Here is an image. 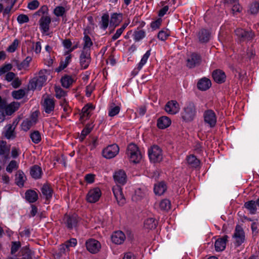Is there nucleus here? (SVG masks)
<instances>
[{
    "label": "nucleus",
    "mask_w": 259,
    "mask_h": 259,
    "mask_svg": "<svg viewBox=\"0 0 259 259\" xmlns=\"http://www.w3.org/2000/svg\"><path fill=\"white\" fill-rule=\"evenodd\" d=\"M115 182L120 185H123L126 182V175L124 171L119 170L116 171L113 176Z\"/></svg>",
    "instance_id": "412c9836"
},
{
    "label": "nucleus",
    "mask_w": 259,
    "mask_h": 259,
    "mask_svg": "<svg viewBox=\"0 0 259 259\" xmlns=\"http://www.w3.org/2000/svg\"><path fill=\"white\" fill-rule=\"evenodd\" d=\"M85 245L87 250L92 253L98 252L101 248L100 243L94 239L87 240Z\"/></svg>",
    "instance_id": "f8f14e48"
},
{
    "label": "nucleus",
    "mask_w": 259,
    "mask_h": 259,
    "mask_svg": "<svg viewBox=\"0 0 259 259\" xmlns=\"http://www.w3.org/2000/svg\"><path fill=\"white\" fill-rule=\"evenodd\" d=\"M30 174L33 179H40L42 174L41 168L37 165H34L31 167Z\"/></svg>",
    "instance_id": "c85d7f7f"
},
{
    "label": "nucleus",
    "mask_w": 259,
    "mask_h": 259,
    "mask_svg": "<svg viewBox=\"0 0 259 259\" xmlns=\"http://www.w3.org/2000/svg\"><path fill=\"white\" fill-rule=\"evenodd\" d=\"M198 41L201 44L207 43L211 37V33L206 29H200L197 33Z\"/></svg>",
    "instance_id": "dca6fc26"
},
{
    "label": "nucleus",
    "mask_w": 259,
    "mask_h": 259,
    "mask_svg": "<svg viewBox=\"0 0 259 259\" xmlns=\"http://www.w3.org/2000/svg\"><path fill=\"white\" fill-rule=\"evenodd\" d=\"M39 3L37 0H33L28 4V8L30 10H35L39 6Z\"/></svg>",
    "instance_id": "0e129e2a"
},
{
    "label": "nucleus",
    "mask_w": 259,
    "mask_h": 259,
    "mask_svg": "<svg viewBox=\"0 0 259 259\" xmlns=\"http://www.w3.org/2000/svg\"><path fill=\"white\" fill-rule=\"evenodd\" d=\"M79 61L81 69H87L91 62L90 51H82L79 57Z\"/></svg>",
    "instance_id": "4468645a"
},
{
    "label": "nucleus",
    "mask_w": 259,
    "mask_h": 259,
    "mask_svg": "<svg viewBox=\"0 0 259 259\" xmlns=\"http://www.w3.org/2000/svg\"><path fill=\"white\" fill-rule=\"evenodd\" d=\"M55 95L57 98L60 99L61 97H65L67 93L60 87H56L55 89Z\"/></svg>",
    "instance_id": "4d7b16f0"
},
{
    "label": "nucleus",
    "mask_w": 259,
    "mask_h": 259,
    "mask_svg": "<svg viewBox=\"0 0 259 259\" xmlns=\"http://www.w3.org/2000/svg\"><path fill=\"white\" fill-rule=\"evenodd\" d=\"M21 246L20 241H13L12 242V245L11 248V253L14 254L19 249Z\"/></svg>",
    "instance_id": "864d4df0"
},
{
    "label": "nucleus",
    "mask_w": 259,
    "mask_h": 259,
    "mask_svg": "<svg viewBox=\"0 0 259 259\" xmlns=\"http://www.w3.org/2000/svg\"><path fill=\"white\" fill-rule=\"evenodd\" d=\"M12 68V66L11 64H6L0 68V75L4 73L9 72Z\"/></svg>",
    "instance_id": "680f3d73"
},
{
    "label": "nucleus",
    "mask_w": 259,
    "mask_h": 259,
    "mask_svg": "<svg viewBox=\"0 0 259 259\" xmlns=\"http://www.w3.org/2000/svg\"><path fill=\"white\" fill-rule=\"evenodd\" d=\"M233 238L235 240L234 244L237 247L240 246L245 241V233L240 225H237L236 226Z\"/></svg>",
    "instance_id": "423d86ee"
},
{
    "label": "nucleus",
    "mask_w": 259,
    "mask_h": 259,
    "mask_svg": "<svg viewBox=\"0 0 259 259\" xmlns=\"http://www.w3.org/2000/svg\"><path fill=\"white\" fill-rule=\"evenodd\" d=\"M179 104L175 100L168 101L165 106V110L170 114H175L179 111Z\"/></svg>",
    "instance_id": "a211bd4d"
},
{
    "label": "nucleus",
    "mask_w": 259,
    "mask_h": 259,
    "mask_svg": "<svg viewBox=\"0 0 259 259\" xmlns=\"http://www.w3.org/2000/svg\"><path fill=\"white\" fill-rule=\"evenodd\" d=\"M20 253L23 259H32L33 252L27 246L23 247Z\"/></svg>",
    "instance_id": "4c0bfd02"
},
{
    "label": "nucleus",
    "mask_w": 259,
    "mask_h": 259,
    "mask_svg": "<svg viewBox=\"0 0 259 259\" xmlns=\"http://www.w3.org/2000/svg\"><path fill=\"white\" fill-rule=\"evenodd\" d=\"M36 116L37 115L34 116L33 114L31 120L26 119L23 121L22 123V126L24 131H27L29 130L32 125L36 123L37 120Z\"/></svg>",
    "instance_id": "7c9ffc66"
},
{
    "label": "nucleus",
    "mask_w": 259,
    "mask_h": 259,
    "mask_svg": "<svg viewBox=\"0 0 259 259\" xmlns=\"http://www.w3.org/2000/svg\"><path fill=\"white\" fill-rule=\"evenodd\" d=\"M204 122L210 127H214L217 122V116L214 112L210 109L205 111L203 114Z\"/></svg>",
    "instance_id": "9d476101"
},
{
    "label": "nucleus",
    "mask_w": 259,
    "mask_h": 259,
    "mask_svg": "<svg viewBox=\"0 0 259 259\" xmlns=\"http://www.w3.org/2000/svg\"><path fill=\"white\" fill-rule=\"evenodd\" d=\"M25 179L26 177L24 174L21 171H18V174L16 178V183L17 185L20 187L23 186Z\"/></svg>",
    "instance_id": "c03bdc74"
},
{
    "label": "nucleus",
    "mask_w": 259,
    "mask_h": 259,
    "mask_svg": "<svg viewBox=\"0 0 259 259\" xmlns=\"http://www.w3.org/2000/svg\"><path fill=\"white\" fill-rule=\"evenodd\" d=\"M42 105L45 112L50 114L54 110L55 100L53 98L47 97L44 99Z\"/></svg>",
    "instance_id": "6ab92c4d"
},
{
    "label": "nucleus",
    "mask_w": 259,
    "mask_h": 259,
    "mask_svg": "<svg viewBox=\"0 0 259 259\" xmlns=\"http://www.w3.org/2000/svg\"><path fill=\"white\" fill-rule=\"evenodd\" d=\"M10 148L7 146V142L3 140H0V156H3L5 159L9 158Z\"/></svg>",
    "instance_id": "c756f323"
},
{
    "label": "nucleus",
    "mask_w": 259,
    "mask_h": 259,
    "mask_svg": "<svg viewBox=\"0 0 259 259\" xmlns=\"http://www.w3.org/2000/svg\"><path fill=\"white\" fill-rule=\"evenodd\" d=\"M122 18V14L121 13L117 14L116 13H113L111 15L110 22L113 23L116 26L121 21Z\"/></svg>",
    "instance_id": "ea45409f"
},
{
    "label": "nucleus",
    "mask_w": 259,
    "mask_h": 259,
    "mask_svg": "<svg viewBox=\"0 0 259 259\" xmlns=\"http://www.w3.org/2000/svg\"><path fill=\"white\" fill-rule=\"evenodd\" d=\"M147 193V191L139 188L135 191V197H137V200H141L142 198L146 197Z\"/></svg>",
    "instance_id": "3c124183"
},
{
    "label": "nucleus",
    "mask_w": 259,
    "mask_h": 259,
    "mask_svg": "<svg viewBox=\"0 0 259 259\" xmlns=\"http://www.w3.org/2000/svg\"><path fill=\"white\" fill-rule=\"evenodd\" d=\"M157 225V221L152 218L146 219L144 222V227L145 229L148 230L154 229Z\"/></svg>",
    "instance_id": "473e14b6"
},
{
    "label": "nucleus",
    "mask_w": 259,
    "mask_h": 259,
    "mask_svg": "<svg viewBox=\"0 0 259 259\" xmlns=\"http://www.w3.org/2000/svg\"><path fill=\"white\" fill-rule=\"evenodd\" d=\"M168 36V33L167 32V31L165 30L160 31L157 34V37L158 38V39L162 41H164L165 40H166Z\"/></svg>",
    "instance_id": "052dcab7"
},
{
    "label": "nucleus",
    "mask_w": 259,
    "mask_h": 259,
    "mask_svg": "<svg viewBox=\"0 0 259 259\" xmlns=\"http://www.w3.org/2000/svg\"><path fill=\"white\" fill-rule=\"evenodd\" d=\"M46 70H40L37 76L33 78L29 82V86L31 90L38 88L40 90L44 85L47 79Z\"/></svg>",
    "instance_id": "7ed1b4c3"
},
{
    "label": "nucleus",
    "mask_w": 259,
    "mask_h": 259,
    "mask_svg": "<svg viewBox=\"0 0 259 259\" xmlns=\"http://www.w3.org/2000/svg\"><path fill=\"white\" fill-rule=\"evenodd\" d=\"M125 238L124 233L120 231L115 232L111 236L112 242L116 244H122Z\"/></svg>",
    "instance_id": "5701e85b"
},
{
    "label": "nucleus",
    "mask_w": 259,
    "mask_h": 259,
    "mask_svg": "<svg viewBox=\"0 0 259 259\" xmlns=\"http://www.w3.org/2000/svg\"><path fill=\"white\" fill-rule=\"evenodd\" d=\"M18 168V164L16 161L12 160L6 167V170L11 173L14 169H17Z\"/></svg>",
    "instance_id": "6e6d98bb"
},
{
    "label": "nucleus",
    "mask_w": 259,
    "mask_h": 259,
    "mask_svg": "<svg viewBox=\"0 0 259 259\" xmlns=\"http://www.w3.org/2000/svg\"><path fill=\"white\" fill-rule=\"evenodd\" d=\"M40 29L42 33L47 32L50 29V24L51 22L50 17L48 16H42L39 21Z\"/></svg>",
    "instance_id": "aec40b11"
},
{
    "label": "nucleus",
    "mask_w": 259,
    "mask_h": 259,
    "mask_svg": "<svg viewBox=\"0 0 259 259\" xmlns=\"http://www.w3.org/2000/svg\"><path fill=\"white\" fill-rule=\"evenodd\" d=\"M41 191L46 199L49 200L52 198L53 190L50 184H45L41 188Z\"/></svg>",
    "instance_id": "a878e982"
},
{
    "label": "nucleus",
    "mask_w": 259,
    "mask_h": 259,
    "mask_svg": "<svg viewBox=\"0 0 259 259\" xmlns=\"http://www.w3.org/2000/svg\"><path fill=\"white\" fill-rule=\"evenodd\" d=\"M201 61V56L197 53L193 52L188 57L186 65L189 68H193L199 66Z\"/></svg>",
    "instance_id": "0eeeda50"
},
{
    "label": "nucleus",
    "mask_w": 259,
    "mask_h": 259,
    "mask_svg": "<svg viewBox=\"0 0 259 259\" xmlns=\"http://www.w3.org/2000/svg\"><path fill=\"white\" fill-rule=\"evenodd\" d=\"M259 11V2H253L249 7V9L248 10V12L251 14H256Z\"/></svg>",
    "instance_id": "de8ad7c7"
},
{
    "label": "nucleus",
    "mask_w": 259,
    "mask_h": 259,
    "mask_svg": "<svg viewBox=\"0 0 259 259\" xmlns=\"http://www.w3.org/2000/svg\"><path fill=\"white\" fill-rule=\"evenodd\" d=\"M31 61L30 57H27L19 65L20 69L24 68L28 66L30 62Z\"/></svg>",
    "instance_id": "e2e57ef3"
},
{
    "label": "nucleus",
    "mask_w": 259,
    "mask_h": 259,
    "mask_svg": "<svg viewBox=\"0 0 259 259\" xmlns=\"http://www.w3.org/2000/svg\"><path fill=\"white\" fill-rule=\"evenodd\" d=\"M20 105V103L18 102H13L10 104L7 105V102L6 101L5 103V107H1V109L4 110L7 115H11L18 109Z\"/></svg>",
    "instance_id": "f3484780"
},
{
    "label": "nucleus",
    "mask_w": 259,
    "mask_h": 259,
    "mask_svg": "<svg viewBox=\"0 0 259 259\" xmlns=\"http://www.w3.org/2000/svg\"><path fill=\"white\" fill-rule=\"evenodd\" d=\"M61 82L64 88H68L74 82V80L71 76L66 75L61 78Z\"/></svg>",
    "instance_id": "e433bc0d"
},
{
    "label": "nucleus",
    "mask_w": 259,
    "mask_h": 259,
    "mask_svg": "<svg viewBox=\"0 0 259 259\" xmlns=\"http://www.w3.org/2000/svg\"><path fill=\"white\" fill-rule=\"evenodd\" d=\"M91 108V106L86 105L82 109V116H81V118L82 117H87L90 114V109Z\"/></svg>",
    "instance_id": "774afa93"
},
{
    "label": "nucleus",
    "mask_w": 259,
    "mask_h": 259,
    "mask_svg": "<svg viewBox=\"0 0 259 259\" xmlns=\"http://www.w3.org/2000/svg\"><path fill=\"white\" fill-rule=\"evenodd\" d=\"M25 95V91L23 89H20L18 91H14L12 93L13 97L16 99H21Z\"/></svg>",
    "instance_id": "8fccbe9b"
},
{
    "label": "nucleus",
    "mask_w": 259,
    "mask_h": 259,
    "mask_svg": "<svg viewBox=\"0 0 259 259\" xmlns=\"http://www.w3.org/2000/svg\"><path fill=\"white\" fill-rule=\"evenodd\" d=\"M119 148L115 144L109 145L104 149L102 151L103 157L107 159H111L114 157L119 152Z\"/></svg>",
    "instance_id": "6e6552de"
},
{
    "label": "nucleus",
    "mask_w": 259,
    "mask_h": 259,
    "mask_svg": "<svg viewBox=\"0 0 259 259\" xmlns=\"http://www.w3.org/2000/svg\"><path fill=\"white\" fill-rule=\"evenodd\" d=\"M170 202L168 199H163L159 204L160 208L162 210H168L170 208Z\"/></svg>",
    "instance_id": "49530a36"
},
{
    "label": "nucleus",
    "mask_w": 259,
    "mask_h": 259,
    "mask_svg": "<svg viewBox=\"0 0 259 259\" xmlns=\"http://www.w3.org/2000/svg\"><path fill=\"white\" fill-rule=\"evenodd\" d=\"M101 196V192L99 188L90 190L87 195V200L90 203H95L98 201Z\"/></svg>",
    "instance_id": "ddd939ff"
},
{
    "label": "nucleus",
    "mask_w": 259,
    "mask_h": 259,
    "mask_svg": "<svg viewBox=\"0 0 259 259\" xmlns=\"http://www.w3.org/2000/svg\"><path fill=\"white\" fill-rule=\"evenodd\" d=\"M171 120L167 116H162L157 120V125L161 129H164L170 125Z\"/></svg>",
    "instance_id": "cd10ccee"
},
{
    "label": "nucleus",
    "mask_w": 259,
    "mask_h": 259,
    "mask_svg": "<svg viewBox=\"0 0 259 259\" xmlns=\"http://www.w3.org/2000/svg\"><path fill=\"white\" fill-rule=\"evenodd\" d=\"M228 238V236L227 235H225L215 241L214 246L216 251H221L225 249Z\"/></svg>",
    "instance_id": "b1692460"
},
{
    "label": "nucleus",
    "mask_w": 259,
    "mask_h": 259,
    "mask_svg": "<svg viewBox=\"0 0 259 259\" xmlns=\"http://www.w3.org/2000/svg\"><path fill=\"white\" fill-rule=\"evenodd\" d=\"M17 20L19 24H22L29 22V19L27 15L20 14L17 17Z\"/></svg>",
    "instance_id": "13d9d810"
},
{
    "label": "nucleus",
    "mask_w": 259,
    "mask_h": 259,
    "mask_svg": "<svg viewBox=\"0 0 259 259\" xmlns=\"http://www.w3.org/2000/svg\"><path fill=\"white\" fill-rule=\"evenodd\" d=\"M93 127L94 125H93V123H88L81 131V133L87 136L92 131Z\"/></svg>",
    "instance_id": "69168bd1"
},
{
    "label": "nucleus",
    "mask_w": 259,
    "mask_h": 259,
    "mask_svg": "<svg viewBox=\"0 0 259 259\" xmlns=\"http://www.w3.org/2000/svg\"><path fill=\"white\" fill-rule=\"evenodd\" d=\"M235 33L240 42L251 40L255 36L252 30L246 31L242 28H237Z\"/></svg>",
    "instance_id": "39448f33"
},
{
    "label": "nucleus",
    "mask_w": 259,
    "mask_h": 259,
    "mask_svg": "<svg viewBox=\"0 0 259 259\" xmlns=\"http://www.w3.org/2000/svg\"><path fill=\"white\" fill-rule=\"evenodd\" d=\"M146 35V32L143 30H139L135 31L133 34L134 39L136 41H139L143 38L145 37Z\"/></svg>",
    "instance_id": "37998d69"
},
{
    "label": "nucleus",
    "mask_w": 259,
    "mask_h": 259,
    "mask_svg": "<svg viewBox=\"0 0 259 259\" xmlns=\"http://www.w3.org/2000/svg\"><path fill=\"white\" fill-rule=\"evenodd\" d=\"M120 110L119 106H116L114 103L110 104L109 111L108 115L110 117H113L118 114Z\"/></svg>",
    "instance_id": "58836bf2"
},
{
    "label": "nucleus",
    "mask_w": 259,
    "mask_h": 259,
    "mask_svg": "<svg viewBox=\"0 0 259 259\" xmlns=\"http://www.w3.org/2000/svg\"><path fill=\"white\" fill-rule=\"evenodd\" d=\"M211 85L210 80L206 77H204L198 81L197 86L199 90L206 91L211 87Z\"/></svg>",
    "instance_id": "393cba45"
},
{
    "label": "nucleus",
    "mask_w": 259,
    "mask_h": 259,
    "mask_svg": "<svg viewBox=\"0 0 259 259\" xmlns=\"http://www.w3.org/2000/svg\"><path fill=\"white\" fill-rule=\"evenodd\" d=\"M151 54V50L147 51L146 53L143 55V57L142 58L141 61L140 63L138 64L137 66V69L138 70H140L143 66L146 63L148 59L149 58V56Z\"/></svg>",
    "instance_id": "a19ab883"
},
{
    "label": "nucleus",
    "mask_w": 259,
    "mask_h": 259,
    "mask_svg": "<svg viewBox=\"0 0 259 259\" xmlns=\"http://www.w3.org/2000/svg\"><path fill=\"white\" fill-rule=\"evenodd\" d=\"M83 47L82 51H89L88 49H90L93 46V42L90 37L88 35H85L83 37Z\"/></svg>",
    "instance_id": "a18cd8bd"
},
{
    "label": "nucleus",
    "mask_w": 259,
    "mask_h": 259,
    "mask_svg": "<svg viewBox=\"0 0 259 259\" xmlns=\"http://www.w3.org/2000/svg\"><path fill=\"white\" fill-rule=\"evenodd\" d=\"M148 156L151 161L159 162L162 159V150L157 145H153L148 149Z\"/></svg>",
    "instance_id": "20e7f679"
},
{
    "label": "nucleus",
    "mask_w": 259,
    "mask_h": 259,
    "mask_svg": "<svg viewBox=\"0 0 259 259\" xmlns=\"http://www.w3.org/2000/svg\"><path fill=\"white\" fill-rule=\"evenodd\" d=\"M212 76L214 80L218 83L224 82L226 78L225 72L220 69L214 70L212 72Z\"/></svg>",
    "instance_id": "4be33fe9"
},
{
    "label": "nucleus",
    "mask_w": 259,
    "mask_h": 259,
    "mask_svg": "<svg viewBox=\"0 0 259 259\" xmlns=\"http://www.w3.org/2000/svg\"><path fill=\"white\" fill-rule=\"evenodd\" d=\"M16 125V122L14 121L12 124H8L5 127L3 135L5 138L8 140H14L16 138L17 134L15 130Z\"/></svg>",
    "instance_id": "1a4fd4ad"
},
{
    "label": "nucleus",
    "mask_w": 259,
    "mask_h": 259,
    "mask_svg": "<svg viewBox=\"0 0 259 259\" xmlns=\"http://www.w3.org/2000/svg\"><path fill=\"white\" fill-rule=\"evenodd\" d=\"M112 191L118 205L120 206L124 205L126 202V200L122 193L121 187L117 185L113 187Z\"/></svg>",
    "instance_id": "9b49d317"
},
{
    "label": "nucleus",
    "mask_w": 259,
    "mask_h": 259,
    "mask_svg": "<svg viewBox=\"0 0 259 259\" xmlns=\"http://www.w3.org/2000/svg\"><path fill=\"white\" fill-rule=\"evenodd\" d=\"M65 13V9L62 6H57L54 10V14L57 17L63 16Z\"/></svg>",
    "instance_id": "5fc2aeb1"
},
{
    "label": "nucleus",
    "mask_w": 259,
    "mask_h": 259,
    "mask_svg": "<svg viewBox=\"0 0 259 259\" xmlns=\"http://www.w3.org/2000/svg\"><path fill=\"white\" fill-rule=\"evenodd\" d=\"M196 114V108L192 102H188L183 109L182 113V118L186 122L192 121Z\"/></svg>",
    "instance_id": "f03ea898"
},
{
    "label": "nucleus",
    "mask_w": 259,
    "mask_h": 259,
    "mask_svg": "<svg viewBox=\"0 0 259 259\" xmlns=\"http://www.w3.org/2000/svg\"><path fill=\"white\" fill-rule=\"evenodd\" d=\"M71 55H69L66 57L65 61L62 60L60 62V64L59 67L60 70H63L65 69L69 64V63L71 62Z\"/></svg>",
    "instance_id": "603ef678"
},
{
    "label": "nucleus",
    "mask_w": 259,
    "mask_h": 259,
    "mask_svg": "<svg viewBox=\"0 0 259 259\" xmlns=\"http://www.w3.org/2000/svg\"><path fill=\"white\" fill-rule=\"evenodd\" d=\"M26 200L29 203H34L38 199L37 193L33 190H28L25 193Z\"/></svg>",
    "instance_id": "bb28decb"
},
{
    "label": "nucleus",
    "mask_w": 259,
    "mask_h": 259,
    "mask_svg": "<svg viewBox=\"0 0 259 259\" xmlns=\"http://www.w3.org/2000/svg\"><path fill=\"white\" fill-rule=\"evenodd\" d=\"M32 141L37 144L41 141V136L40 133L38 131H34L30 135Z\"/></svg>",
    "instance_id": "09e8293b"
},
{
    "label": "nucleus",
    "mask_w": 259,
    "mask_h": 259,
    "mask_svg": "<svg viewBox=\"0 0 259 259\" xmlns=\"http://www.w3.org/2000/svg\"><path fill=\"white\" fill-rule=\"evenodd\" d=\"M162 22V19L161 18H158L156 20L153 21L151 23V27L153 29H156L160 26Z\"/></svg>",
    "instance_id": "338daca9"
},
{
    "label": "nucleus",
    "mask_w": 259,
    "mask_h": 259,
    "mask_svg": "<svg viewBox=\"0 0 259 259\" xmlns=\"http://www.w3.org/2000/svg\"><path fill=\"white\" fill-rule=\"evenodd\" d=\"M187 161L188 165L191 167L197 168L199 167L200 161L194 155H190L187 157Z\"/></svg>",
    "instance_id": "2f4dec72"
},
{
    "label": "nucleus",
    "mask_w": 259,
    "mask_h": 259,
    "mask_svg": "<svg viewBox=\"0 0 259 259\" xmlns=\"http://www.w3.org/2000/svg\"><path fill=\"white\" fill-rule=\"evenodd\" d=\"M18 45L19 40L17 39H15L12 44L8 48L7 51L11 53L14 52L18 47Z\"/></svg>",
    "instance_id": "bf43d9fd"
},
{
    "label": "nucleus",
    "mask_w": 259,
    "mask_h": 259,
    "mask_svg": "<svg viewBox=\"0 0 259 259\" xmlns=\"http://www.w3.org/2000/svg\"><path fill=\"white\" fill-rule=\"evenodd\" d=\"M244 207L249 211L250 213L252 214L256 213L257 208L255 201L253 200L247 201L244 203Z\"/></svg>",
    "instance_id": "f704fd0d"
},
{
    "label": "nucleus",
    "mask_w": 259,
    "mask_h": 259,
    "mask_svg": "<svg viewBox=\"0 0 259 259\" xmlns=\"http://www.w3.org/2000/svg\"><path fill=\"white\" fill-rule=\"evenodd\" d=\"M109 16L108 14L104 13L101 17V21L99 22L100 27L103 30H106L108 26Z\"/></svg>",
    "instance_id": "c9c22d12"
},
{
    "label": "nucleus",
    "mask_w": 259,
    "mask_h": 259,
    "mask_svg": "<svg viewBox=\"0 0 259 259\" xmlns=\"http://www.w3.org/2000/svg\"><path fill=\"white\" fill-rule=\"evenodd\" d=\"M166 190V186L164 182H161L155 184L154 191L156 195H161L163 194Z\"/></svg>",
    "instance_id": "72a5a7b5"
},
{
    "label": "nucleus",
    "mask_w": 259,
    "mask_h": 259,
    "mask_svg": "<svg viewBox=\"0 0 259 259\" xmlns=\"http://www.w3.org/2000/svg\"><path fill=\"white\" fill-rule=\"evenodd\" d=\"M151 54V50L147 51L146 53L143 55V57L142 58L141 61L140 63L138 64L137 66V69L138 70H140L143 66L146 63L148 59L149 58V56Z\"/></svg>",
    "instance_id": "79ce46f5"
},
{
    "label": "nucleus",
    "mask_w": 259,
    "mask_h": 259,
    "mask_svg": "<svg viewBox=\"0 0 259 259\" xmlns=\"http://www.w3.org/2000/svg\"><path fill=\"white\" fill-rule=\"evenodd\" d=\"M126 153L130 161L133 163H139L142 159L141 152L135 144L131 143L128 145Z\"/></svg>",
    "instance_id": "f257e3e1"
},
{
    "label": "nucleus",
    "mask_w": 259,
    "mask_h": 259,
    "mask_svg": "<svg viewBox=\"0 0 259 259\" xmlns=\"http://www.w3.org/2000/svg\"><path fill=\"white\" fill-rule=\"evenodd\" d=\"M63 221L66 227L68 229H71L76 226L78 221V218L76 214L72 215L65 214L64 217Z\"/></svg>",
    "instance_id": "2eb2a0df"
}]
</instances>
